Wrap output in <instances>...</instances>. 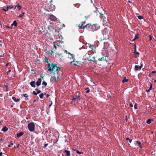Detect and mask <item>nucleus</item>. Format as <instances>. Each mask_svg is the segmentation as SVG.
<instances>
[{
  "label": "nucleus",
  "mask_w": 156,
  "mask_h": 156,
  "mask_svg": "<svg viewBox=\"0 0 156 156\" xmlns=\"http://www.w3.org/2000/svg\"><path fill=\"white\" fill-rule=\"evenodd\" d=\"M76 152H77L78 154H80V153H80V152L79 151H76Z\"/></svg>",
  "instance_id": "nucleus-51"
},
{
  "label": "nucleus",
  "mask_w": 156,
  "mask_h": 156,
  "mask_svg": "<svg viewBox=\"0 0 156 156\" xmlns=\"http://www.w3.org/2000/svg\"><path fill=\"white\" fill-rule=\"evenodd\" d=\"M41 92V91L40 90H38L37 91V94H39V93H40Z\"/></svg>",
  "instance_id": "nucleus-46"
},
{
  "label": "nucleus",
  "mask_w": 156,
  "mask_h": 156,
  "mask_svg": "<svg viewBox=\"0 0 156 156\" xmlns=\"http://www.w3.org/2000/svg\"><path fill=\"white\" fill-rule=\"evenodd\" d=\"M33 93L35 95H37V93H36L35 91H33Z\"/></svg>",
  "instance_id": "nucleus-37"
},
{
  "label": "nucleus",
  "mask_w": 156,
  "mask_h": 156,
  "mask_svg": "<svg viewBox=\"0 0 156 156\" xmlns=\"http://www.w3.org/2000/svg\"><path fill=\"white\" fill-rule=\"evenodd\" d=\"M51 81L52 82L55 83L57 81V80L55 76H51Z\"/></svg>",
  "instance_id": "nucleus-7"
},
{
  "label": "nucleus",
  "mask_w": 156,
  "mask_h": 156,
  "mask_svg": "<svg viewBox=\"0 0 156 156\" xmlns=\"http://www.w3.org/2000/svg\"><path fill=\"white\" fill-rule=\"evenodd\" d=\"M68 58H70V59H73L74 58V55L73 54H71L70 53H68Z\"/></svg>",
  "instance_id": "nucleus-12"
},
{
  "label": "nucleus",
  "mask_w": 156,
  "mask_h": 156,
  "mask_svg": "<svg viewBox=\"0 0 156 156\" xmlns=\"http://www.w3.org/2000/svg\"><path fill=\"white\" fill-rule=\"evenodd\" d=\"M138 38V34H136L135 36V39H137Z\"/></svg>",
  "instance_id": "nucleus-34"
},
{
  "label": "nucleus",
  "mask_w": 156,
  "mask_h": 156,
  "mask_svg": "<svg viewBox=\"0 0 156 156\" xmlns=\"http://www.w3.org/2000/svg\"><path fill=\"white\" fill-rule=\"evenodd\" d=\"M12 99L15 102H17L19 101L20 100V98H16V97H12Z\"/></svg>",
  "instance_id": "nucleus-11"
},
{
  "label": "nucleus",
  "mask_w": 156,
  "mask_h": 156,
  "mask_svg": "<svg viewBox=\"0 0 156 156\" xmlns=\"http://www.w3.org/2000/svg\"><path fill=\"white\" fill-rule=\"evenodd\" d=\"M23 96L26 98L25 99L28 100V99L27 98L29 96L26 94H23Z\"/></svg>",
  "instance_id": "nucleus-19"
},
{
  "label": "nucleus",
  "mask_w": 156,
  "mask_h": 156,
  "mask_svg": "<svg viewBox=\"0 0 156 156\" xmlns=\"http://www.w3.org/2000/svg\"><path fill=\"white\" fill-rule=\"evenodd\" d=\"M134 108L135 109H137V105L136 104H135V105H134Z\"/></svg>",
  "instance_id": "nucleus-36"
},
{
  "label": "nucleus",
  "mask_w": 156,
  "mask_h": 156,
  "mask_svg": "<svg viewBox=\"0 0 156 156\" xmlns=\"http://www.w3.org/2000/svg\"><path fill=\"white\" fill-rule=\"evenodd\" d=\"M86 89L87 90L86 92V93H89L90 92V90L88 89V88H87Z\"/></svg>",
  "instance_id": "nucleus-35"
},
{
  "label": "nucleus",
  "mask_w": 156,
  "mask_h": 156,
  "mask_svg": "<svg viewBox=\"0 0 156 156\" xmlns=\"http://www.w3.org/2000/svg\"><path fill=\"white\" fill-rule=\"evenodd\" d=\"M52 31L53 32H57V29H55V28H52Z\"/></svg>",
  "instance_id": "nucleus-27"
},
{
  "label": "nucleus",
  "mask_w": 156,
  "mask_h": 156,
  "mask_svg": "<svg viewBox=\"0 0 156 156\" xmlns=\"http://www.w3.org/2000/svg\"><path fill=\"white\" fill-rule=\"evenodd\" d=\"M2 152H0V156H2Z\"/></svg>",
  "instance_id": "nucleus-54"
},
{
  "label": "nucleus",
  "mask_w": 156,
  "mask_h": 156,
  "mask_svg": "<svg viewBox=\"0 0 156 156\" xmlns=\"http://www.w3.org/2000/svg\"><path fill=\"white\" fill-rule=\"evenodd\" d=\"M41 78H39L36 82V85L38 86L40 85L41 84Z\"/></svg>",
  "instance_id": "nucleus-9"
},
{
  "label": "nucleus",
  "mask_w": 156,
  "mask_h": 156,
  "mask_svg": "<svg viewBox=\"0 0 156 156\" xmlns=\"http://www.w3.org/2000/svg\"><path fill=\"white\" fill-rule=\"evenodd\" d=\"M2 46V45L1 44H0V46Z\"/></svg>",
  "instance_id": "nucleus-64"
},
{
  "label": "nucleus",
  "mask_w": 156,
  "mask_h": 156,
  "mask_svg": "<svg viewBox=\"0 0 156 156\" xmlns=\"http://www.w3.org/2000/svg\"><path fill=\"white\" fill-rule=\"evenodd\" d=\"M8 63H7V64L6 65V66H8Z\"/></svg>",
  "instance_id": "nucleus-62"
},
{
  "label": "nucleus",
  "mask_w": 156,
  "mask_h": 156,
  "mask_svg": "<svg viewBox=\"0 0 156 156\" xmlns=\"http://www.w3.org/2000/svg\"><path fill=\"white\" fill-rule=\"evenodd\" d=\"M13 145V143H12L8 145V146L9 147H12V146Z\"/></svg>",
  "instance_id": "nucleus-30"
},
{
  "label": "nucleus",
  "mask_w": 156,
  "mask_h": 156,
  "mask_svg": "<svg viewBox=\"0 0 156 156\" xmlns=\"http://www.w3.org/2000/svg\"><path fill=\"white\" fill-rule=\"evenodd\" d=\"M135 53L137 55H139V53L138 52H136V51H135Z\"/></svg>",
  "instance_id": "nucleus-45"
},
{
  "label": "nucleus",
  "mask_w": 156,
  "mask_h": 156,
  "mask_svg": "<svg viewBox=\"0 0 156 156\" xmlns=\"http://www.w3.org/2000/svg\"><path fill=\"white\" fill-rule=\"evenodd\" d=\"M65 51L66 53V54H68V53H69L67 50H65Z\"/></svg>",
  "instance_id": "nucleus-53"
},
{
  "label": "nucleus",
  "mask_w": 156,
  "mask_h": 156,
  "mask_svg": "<svg viewBox=\"0 0 156 156\" xmlns=\"http://www.w3.org/2000/svg\"><path fill=\"white\" fill-rule=\"evenodd\" d=\"M139 67L138 66L136 65L135 66V69L136 70H137L139 69Z\"/></svg>",
  "instance_id": "nucleus-23"
},
{
  "label": "nucleus",
  "mask_w": 156,
  "mask_h": 156,
  "mask_svg": "<svg viewBox=\"0 0 156 156\" xmlns=\"http://www.w3.org/2000/svg\"><path fill=\"white\" fill-rule=\"evenodd\" d=\"M28 127L29 130L31 132H33L35 129V125L34 122H30L28 125Z\"/></svg>",
  "instance_id": "nucleus-2"
},
{
  "label": "nucleus",
  "mask_w": 156,
  "mask_h": 156,
  "mask_svg": "<svg viewBox=\"0 0 156 156\" xmlns=\"http://www.w3.org/2000/svg\"><path fill=\"white\" fill-rule=\"evenodd\" d=\"M154 82H156V80H155Z\"/></svg>",
  "instance_id": "nucleus-63"
},
{
  "label": "nucleus",
  "mask_w": 156,
  "mask_h": 156,
  "mask_svg": "<svg viewBox=\"0 0 156 156\" xmlns=\"http://www.w3.org/2000/svg\"><path fill=\"white\" fill-rule=\"evenodd\" d=\"M101 14V16H100V17H104V15H103V14Z\"/></svg>",
  "instance_id": "nucleus-48"
},
{
  "label": "nucleus",
  "mask_w": 156,
  "mask_h": 156,
  "mask_svg": "<svg viewBox=\"0 0 156 156\" xmlns=\"http://www.w3.org/2000/svg\"><path fill=\"white\" fill-rule=\"evenodd\" d=\"M106 60V58H105L104 57H102L100 58H99L98 59V60L100 61H104Z\"/></svg>",
  "instance_id": "nucleus-21"
},
{
  "label": "nucleus",
  "mask_w": 156,
  "mask_h": 156,
  "mask_svg": "<svg viewBox=\"0 0 156 156\" xmlns=\"http://www.w3.org/2000/svg\"><path fill=\"white\" fill-rule=\"evenodd\" d=\"M30 85H31V86L34 87H36V85H35V82L34 81H31L30 83Z\"/></svg>",
  "instance_id": "nucleus-13"
},
{
  "label": "nucleus",
  "mask_w": 156,
  "mask_h": 156,
  "mask_svg": "<svg viewBox=\"0 0 156 156\" xmlns=\"http://www.w3.org/2000/svg\"><path fill=\"white\" fill-rule=\"evenodd\" d=\"M136 39H135V38L134 39H133V40H132V41H135V40Z\"/></svg>",
  "instance_id": "nucleus-61"
},
{
  "label": "nucleus",
  "mask_w": 156,
  "mask_h": 156,
  "mask_svg": "<svg viewBox=\"0 0 156 156\" xmlns=\"http://www.w3.org/2000/svg\"><path fill=\"white\" fill-rule=\"evenodd\" d=\"M2 10H3L4 11H5V12H6L8 10V8H7V9H2Z\"/></svg>",
  "instance_id": "nucleus-38"
},
{
  "label": "nucleus",
  "mask_w": 156,
  "mask_h": 156,
  "mask_svg": "<svg viewBox=\"0 0 156 156\" xmlns=\"http://www.w3.org/2000/svg\"><path fill=\"white\" fill-rule=\"evenodd\" d=\"M47 11H51L52 10V9H51L50 8L49 9H47Z\"/></svg>",
  "instance_id": "nucleus-44"
},
{
  "label": "nucleus",
  "mask_w": 156,
  "mask_h": 156,
  "mask_svg": "<svg viewBox=\"0 0 156 156\" xmlns=\"http://www.w3.org/2000/svg\"><path fill=\"white\" fill-rule=\"evenodd\" d=\"M138 18L140 20L142 19L143 18V16H137Z\"/></svg>",
  "instance_id": "nucleus-24"
},
{
  "label": "nucleus",
  "mask_w": 156,
  "mask_h": 156,
  "mask_svg": "<svg viewBox=\"0 0 156 156\" xmlns=\"http://www.w3.org/2000/svg\"><path fill=\"white\" fill-rule=\"evenodd\" d=\"M49 96V94L47 95V98H48Z\"/></svg>",
  "instance_id": "nucleus-56"
},
{
  "label": "nucleus",
  "mask_w": 156,
  "mask_h": 156,
  "mask_svg": "<svg viewBox=\"0 0 156 156\" xmlns=\"http://www.w3.org/2000/svg\"><path fill=\"white\" fill-rule=\"evenodd\" d=\"M51 54H52V53H54V52L52 51H51Z\"/></svg>",
  "instance_id": "nucleus-57"
},
{
  "label": "nucleus",
  "mask_w": 156,
  "mask_h": 156,
  "mask_svg": "<svg viewBox=\"0 0 156 156\" xmlns=\"http://www.w3.org/2000/svg\"><path fill=\"white\" fill-rule=\"evenodd\" d=\"M79 61H74V60H73V61H72L70 62V64L72 65L76 66V65H77L78 64H79Z\"/></svg>",
  "instance_id": "nucleus-8"
},
{
  "label": "nucleus",
  "mask_w": 156,
  "mask_h": 156,
  "mask_svg": "<svg viewBox=\"0 0 156 156\" xmlns=\"http://www.w3.org/2000/svg\"><path fill=\"white\" fill-rule=\"evenodd\" d=\"M17 23L16 22V20H15L13 21V23L11 24V26L14 25L16 27L17 26Z\"/></svg>",
  "instance_id": "nucleus-17"
},
{
  "label": "nucleus",
  "mask_w": 156,
  "mask_h": 156,
  "mask_svg": "<svg viewBox=\"0 0 156 156\" xmlns=\"http://www.w3.org/2000/svg\"><path fill=\"white\" fill-rule=\"evenodd\" d=\"M156 73V71H153L152 72V74L155 73Z\"/></svg>",
  "instance_id": "nucleus-49"
},
{
  "label": "nucleus",
  "mask_w": 156,
  "mask_h": 156,
  "mask_svg": "<svg viewBox=\"0 0 156 156\" xmlns=\"http://www.w3.org/2000/svg\"><path fill=\"white\" fill-rule=\"evenodd\" d=\"M48 70L51 73L52 72L55 74V73L58 74V73L60 71V68L58 67L55 64L48 63Z\"/></svg>",
  "instance_id": "nucleus-1"
},
{
  "label": "nucleus",
  "mask_w": 156,
  "mask_h": 156,
  "mask_svg": "<svg viewBox=\"0 0 156 156\" xmlns=\"http://www.w3.org/2000/svg\"><path fill=\"white\" fill-rule=\"evenodd\" d=\"M88 60L89 61H93L94 62H95L96 61L95 60V57L94 56L91 57L90 56H89L88 58Z\"/></svg>",
  "instance_id": "nucleus-5"
},
{
  "label": "nucleus",
  "mask_w": 156,
  "mask_h": 156,
  "mask_svg": "<svg viewBox=\"0 0 156 156\" xmlns=\"http://www.w3.org/2000/svg\"><path fill=\"white\" fill-rule=\"evenodd\" d=\"M143 66V65L141 64L139 67V69H140Z\"/></svg>",
  "instance_id": "nucleus-39"
},
{
  "label": "nucleus",
  "mask_w": 156,
  "mask_h": 156,
  "mask_svg": "<svg viewBox=\"0 0 156 156\" xmlns=\"http://www.w3.org/2000/svg\"><path fill=\"white\" fill-rule=\"evenodd\" d=\"M42 84L46 86L47 85V83L46 82L43 81L42 83Z\"/></svg>",
  "instance_id": "nucleus-31"
},
{
  "label": "nucleus",
  "mask_w": 156,
  "mask_h": 156,
  "mask_svg": "<svg viewBox=\"0 0 156 156\" xmlns=\"http://www.w3.org/2000/svg\"><path fill=\"white\" fill-rule=\"evenodd\" d=\"M126 140H128L130 143H131L132 140L131 139H129V138H127Z\"/></svg>",
  "instance_id": "nucleus-26"
},
{
  "label": "nucleus",
  "mask_w": 156,
  "mask_h": 156,
  "mask_svg": "<svg viewBox=\"0 0 156 156\" xmlns=\"http://www.w3.org/2000/svg\"><path fill=\"white\" fill-rule=\"evenodd\" d=\"M85 22H83V23L80 24L79 25V27L80 29H84L85 28L87 29H88V28L90 27V25L89 24H86L85 25Z\"/></svg>",
  "instance_id": "nucleus-3"
},
{
  "label": "nucleus",
  "mask_w": 156,
  "mask_h": 156,
  "mask_svg": "<svg viewBox=\"0 0 156 156\" xmlns=\"http://www.w3.org/2000/svg\"><path fill=\"white\" fill-rule=\"evenodd\" d=\"M150 40H151V37L150 35Z\"/></svg>",
  "instance_id": "nucleus-60"
},
{
  "label": "nucleus",
  "mask_w": 156,
  "mask_h": 156,
  "mask_svg": "<svg viewBox=\"0 0 156 156\" xmlns=\"http://www.w3.org/2000/svg\"><path fill=\"white\" fill-rule=\"evenodd\" d=\"M52 104V102H51V104L49 105V107H50Z\"/></svg>",
  "instance_id": "nucleus-59"
},
{
  "label": "nucleus",
  "mask_w": 156,
  "mask_h": 156,
  "mask_svg": "<svg viewBox=\"0 0 156 156\" xmlns=\"http://www.w3.org/2000/svg\"><path fill=\"white\" fill-rule=\"evenodd\" d=\"M65 152L66 154V155L67 156H69L70 155V152L69 151H67L66 150H65L64 151Z\"/></svg>",
  "instance_id": "nucleus-16"
},
{
  "label": "nucleus",
  "mask_w": 156,
  "mask_h": 156,
  "mask_svg": "<svg viewBox=\"0 0 156 156\" xmlns=\"http://www.w3.org/2000/svg\"><path fill=\"white\" fill-rule=\"evenodd\" d=\"M128 79H127L126 77L124 78L123 79L122 81V82L124 83L125 82H127L128 81Z\"/></svg>",
  "instance_id": "nucleus-20"
},
{
  "label": "nucleus",
  "mask_w": 156,
  "mask_h": 156,
  "mask_svg": "<svg viewBox=\"0 0 156 156\" xmlns=\"http://www.w3.org/2000/svg\"><path fill=\"white\" fill-rule=\"evenodd\" d=\"M80 96L79 94L76 95V96L73 97V100L74 101H78L80 100Z\"/></svg>",
  "instance_id": "nucleus-6"
},
{
  "label": "nucleus",
  "mask_w": 156,
  "mask_h": 156,
  "mask_svg": "<svg viewBox=\"0 0 156 156\" xmlns=\"http://www.w3.org/2000/svg\"><path fill=\"white\" fill-rule=\"evenodd\" d=\"M24 14V13L23 12L22 13V14L20 15L19 16V17H22Z\"/></svg>",
  "instance_id": "nucleus-32"
},
{
  "label": "nucleus",
  "mask_w": 156,
  "mask_h": 156,
  "mask_svg": "<svg viewBox=\"0 0 156 156\" xmlns=\"http://www.w3.org/2000/svg\"><path fill=\"white\" fill-rule=\"evenodd\" d=\"M48 145V144H44V147H46Z\"/></svg>",
  "instance_id": "nucleus-50"
},
{
  "label": "nucleus",
  "mask_w": 156,
  "mask_h": 156,
  "mask_svg": "<svg viewBox=\"0 0 156 156\" xmlns=\"http://www.w3.org/2000/svg\"><path fill=\"white\" fill-rule=\"evenodd\" d=\"M152 87V84H151V85H150V86L149 87V89L150 90H151V89Z\"/></svg>",
  "instance_id": "nucleus-40"
},
{
  "label": "nucleus",
  "mask_w": 156,
  "mask_h": 156,
  "mask_svg": "<svg viewBox=\"0 0 156 156\" xmlns=\"http://www.w3.org/2000/svg\"><path fill=\"white\" fill-rule=\"evenodd\" d=\"M11 71V70H9L8 71V72L7 74H8Z\"/></svg>",
  "instance_id": "nucleus-52"
},
{
  "label": "nucleus",
  "mask_w": 156,
  "mask_h": 156,
  "mask_svg": "<svg viewBox=\"0 0 156 156\" xmlns=\"http://www.w3.org/2000/svg\"><path fill=\"white\" fill-rule=\"evenodd\" d=\"M8 129V128H7L6 126H4L3 128L2 129V130L3 131L6 132Z\"/></svg>",
  "instance_id": "nucleus-15"
},
{
  "label": "nucleus",
  "mask_w": 156,
  "mask_h": 156,
  "mask_svg": "<svg viewBox=\"0 0 156 156\" xmlns=\"http://www.w3.org/2000/svg\"><path fill=\"white\" fill-rule=\"evenodd\" d=\"M107 30V29H105L104 30H103V31L102 32V33H103V35H106V34H104V31L105 32V31H106Z\"/></svg>",
  "instance_id": "nucleus-33"
},
{
  "label": "nucleus",
  "mask_w": 156,
  "mask_h": 156,
  "mask_svg": "<svg viewBox=\"0 0 156 156\" xmlns=\"http://www.w3.org/2000/svg\"><path fill=\"white\" fill-rule=\"evenodd\" d=\"M109 46V44L108 42H105L104 44V49H106Z\"/></svg>",
  "instance_id": "nucleus-10"
},
{
  "label": "nucleus",
  "mask_w": 156,
  "mask_h": 156,
  "mask_svg": "<svg viewBox=\"0 0 156 156\" xmlns=\"http://www.w3.org/2000/svg\"><path fill=\"white\" fill-rule=\"evenodd\" d=\"M54 48H55V50L57 49V47L56 46V44H54Z\"/></svg>",
  "instance_id": "nucleus-43"
},
{
  "label": "nucleus",
  "mask_w": 156,
  "mask_h": 156,
  "mask_svg": "<svg viewBox=\"0 0 156 156\" xmlns=\"http://www.w3.org/2000/svg\"><path fill=\"white\" fill-rule=\"evenodd\" d=\"M129 106L130 107H133V105L132 103H131L129 104Z\"/></svg>",
  "instance_id": "nucleus-42"
},
{
  "label": "nucleus",
  "mask_w": 156,
  "mask_h": 156,
  "mask_svg": "<svg viewBox=\"0 0 156 156\" xmlns=\"http://www.w3.org/2000/svg\"><path fill=\"white\" fill-rule=\"evenodd\" d=\"M16 7H17V8L19 10H20L22 8L19 5H16Z\"/></svg>",
  "instance_id": "nucleus-22"
},
{
  "label": "nucleus",
  "mask_w": 156,
  "mask_h": 156,
  "mask_svg": "<svg viewBox=\"0 0 156 156\" xmlns=\"http://www.w3.org/2000/svg\"><path fill=\"white\" fill-rule=\"evenodd\" d=\"M14 9H16L17 8V7H16V6H15L14 7L13 6V8Z\"/></svg>",
  "instance_id": "nucleus-58"
},
{
  "label": "nucleus",
  "mask_w": 156,
  "mask_h": 156,
  "mask_svg": "<svg viewBox=\"0 0 156 156\" xmlns=\"http://www.w3.org/2000/svg\"><path fill=\"white\" fill-rule=\"evenodd\" d=\"M150 90L149 89H148V90H146V91L147 92H148L150 91Z\"/></svg>",
  "instance_id": "nucleus-47"
},
{
  "label": "nucleus",
  "mask_w": 156,
  "mask_h": 156,
  "mask_svg": "<svg viewBox=\"0 0 156 156\" xmlns=\"http://www.w3.org/2000/svg\"><path fill=\"white\" fill-rule=\"evenodd\" d=\"M151 120L150 119H149L147 120V124H149L151 123Z\"/></svg>",
  "instance_id": "nucleus-25"
},
{
  "label": "nucleus",
  "mask_w": 156,
  "mask_h": 156,
  "mask_svg": "<svg viewBox=\"0 0 156 156\" xmlns=\"http://www.w3.org/2000/svg\"><path fill=\"white\" fill-rule=\"evenodd\" d=\"M136 144H138V146H139L141 148L142 147L141 146V143L139 141H137L136 142Z\"/></svg>",
  "instance_id": "nucleus-18"
},
{
  "label": "nucleus",
  "mask_w": 156,
  "mask_h": 156,
  "mask_svg": "<svg viewBox=\"0 0 156 156\" xmlns=\"http://www.w3.org/2000/svg\"><path fill=\"white\" fill-rule=\"evenodd\" d=\"M54 44H56V45L59 46V45L57 43L55 42Z\"/></svg>",
  "instance_id": "nucleus-41"
},
{
  "label": "nucleus",
  "mask_w": 156,
  "mask_h": 156,
  "mask_svg": "<svg viewBox=\"0 0 156 156\" xmlns=\"http://www.w3.org/2000/svg\"><path fill=\"white\" fill-rule=\"evenodd\" d=\"M43 93L39 95V97L41 98H42L43 97Z\"/></svg>",
  "instance_id": "nucleus-29"
},
{
  "label": "nucleus",
  "mask_w": 156,
  "mask_h": 156,
  "mask_svg": "<svg viewBox=\"0 0 156 156\" xmlns=\"http://www.w3.org/2000/svg\"><path fill=\"white\" fill-rule=\"evenodd\" d=\"M24 134L23 132H21L17 134V136L18 137H19L23 135Z\"/></svg>",
  "instance_id": "nucleus-14"
},
{
  "label": "nucleus",
  "mask_w": 156,
  "mask_h": 156,
  "mask_svg": "<svg viewBox=\"0 0 156 156\" xmlns=\"http://www.w3.org/2000/svg\"><path fill=\"white\" fill-rule=\"evenodd\" d=\"M59 75H58L57 76V79H59Z\"/></svg>",
  "instance_id": "nucleus-55"
},
{
  "label": "nucleus",
  "mask_w": 156,
  "mask_h": 156,
  "mask_svg": "<svg viewBox=\"0 0 156 156\" xmlns=\"http://www.w3.org/2000/svg\"><path fill=\"white\" fill-rule=\"evenodd\" d=\"M8 9H11L13 8V6H12L10 5L9 6H7V8H8Z\"/></svg>",
  "instance_id": "nucleus-28"
},
{
  "label": "nucleus",
  "mask_w": 156,
  "mask_h": 156,
  "mask_svg": "<svg viewBox=\"0 0 156 156\" xmlns=\"http://www.w3.org/2000/svg\"><path fill=\"white\" fill-rule=\"evenodd\" d=\"M47 16H49V19L52 21H56L57 20L56 18L53 15H47Z\"/></svg>",
  "instance_id": "nucleus-4"
}]
</instances>
